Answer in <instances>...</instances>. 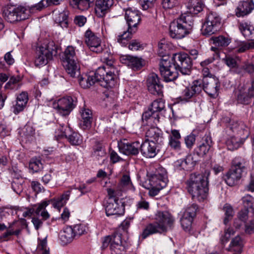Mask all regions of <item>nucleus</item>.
Here are the masks:
<instances>
[{
  "label": "nucleus",
  "instance_id": "nucleus-38",
  "mask_svg": "<svg viewBox=\"0 0 254 254\" xmlns=\"http://www.w3.org/2000/svg\"><path fill=\"white\" fill-rule=\"evenodd\" d=\"M159 116L154 114V112L150 108L147 111L144 112L142 116L143 122L145 121L148 123H153L155 125L159 122Z\"/></svg>",
  "mask_w": 254,
  "mask_h": 254
},
{
  "label": "nucleus",
  "instance_id": "nucleus-15",
  "mask_svg": "<svg viewBox=\"0 0 254 254\" xmlns=\"http://www.w3.org/2000/svg\"><path fill=\"white\" fill-rule=\"evenodd\" d=\"M85 43L90 51L96 53H100L103 48L101 44V39L97 34L90 29L87 30L85 33Z\"/></svg>",
  "mask_w": 254,
  "mask_h": 254
},
{
  "label": "nucleus",
  "instance_id": "nucleus-37",
  "mask_svg": "<svg viewBox=\"0 0 254 254\" xmlns=\"http://www.w3.org/2000/svg\"><path fill=\"white\" fill-rule=\"evenodd\" d=\"M69 12L67 10H63L62 12L54 14V20L55 22L59 23L63 28H67L68 26V16Z\"/></svg>",
  "mask_w": 254,
  "mask_h": 254
},
{
  "label": "nucleus",
  "instance_id": "nucleus-4",
  "mask_svg": "<svg viewBox=\"0 0 254 254\" xmlns=\"http://www.w3.org/2000/svg\"><path fill=\"white\" fill-rule=\"evenodd\" d=\"M193 25V17L189 14H182L170 25L169 34L173 38L181 39L189 34Z\"/></svg>",
  "mask_w": 254,
  "mask_h": 254
},
{
  "label": "nucleus",
  "instance_id": "nucleus-63",
  "mask_svg": "<svg viewBox=\"0 0 254 254\" xmlns=\"http://www.w3.org/2000/svg\"><path fill=\"white\" fill-rule=\"evenodd\" d=\"M224 63L229 67L233 68L235 67L237 65V63L236 59L230 56H226L223 59Z\"/></svg>",
  "mask_w": 254,
  "mask_h": 254
},
{
  "label": "nucleus",
  "instance_id": "nucleus-29",
  "mask_svg": "<svg viewBox=\"0 0 254 254\" xmlns=\"http://www.w3.org/2000/svg\"><path fill=\"white\" fill-rule=\"evenodd\" d=\"M254 8V3L251 1L241 2L238 6L236 14L238 17L244 16L249 14Z\"/></svg>",
  "mask_w": 254,
  "mask_h": 254
},
{
  "label": "nucleus",
  "instance_id": "nucleus-44",
  "mask_svg": "<svg viewBox=\"0 0 254 254\" xmlns=\"http://www.w3.org/2000/svg\"><path fill=\"white\" fill-rule=\"evenodd\" d=\"M90 0H70L69 4L73 7H77L81 10H85L88 9L90 4Z\"/></svg>",
  "mask_w": 254,
  "mask_h": 254
},
{
  "label": "nucleus",
  "instance_id": "nucleus-16",
  "mask_svg": "<svg viewBox=\"0 0 254 254\" xmlns=\"http://www.w3.org/2000/svg\"><path fill=\"white\" fill-rule=\"evenodd\" d=\"M236 96L239 103L248 104L251 99L254 97V84L249 87L245 85L239 86Z\"/></svg>",
  "mask_w": 254,
  "mask_h": 254
},
{
  "label": "nucleus",
  "instance_id": "nucleus-32",
  "mask_svg": "<svg viewBox=\"0 0 254 254\" xmlns=\"http://www.w3.org/2000/svg\"><path fill=\"white\" fill-rule=\"evenodd\" d=\"M187 6L188 12L195 15L202 11L204 4L202 0H189Z\"/></svg>",
  "mask_w": 254,
  "mask_h": 254
},
{
  "label": "nucleus",
  "instance_id": "nucleus-19",
  "mask_svg": "<svg viewBox=\"0 0 254 254\" xmlns=\"http://www.w3.org/2000/svg\"><path fill=\"white\" fill-rule=\"evenodd\" d=\"M201 83V79H196L192 82L191 86L186 87L182 93L181 97L183 100L188 101L199 94L201 92L202 89Z\"/></svg>",
  "mask_w": 254,
  "mask_h": 254
},
{
  "label": "nucleus",
  "instance_id": "nucleus-59",
  "mask_svg": "<svg viewBox=\"0 0 254 254\" xmlns=\"http://www.w3.org/2000/svg\"><path fill=\"white\" fill-rule=\"evenodd\" d=\"M197 209V205L195 204H192L186 209L183 214L185 215L186 216H190L193 218L196 215Z\"/></svg>",
  "mask_w": 254,
  "mask_h": 254
},
{
  "label": "nucleus",
  "instance_id": "nucleus-42",
  "mask_svg": "<svg viewBox=\"0 0 254 254\" xmlns=\"http://www.w3.org/2000/svg\"><path fill=\"white\" fill-rule=\"evenodd\" d=\"M78 78L79 83L83 88H89L96 82L94 74L86 75L85 77H79Z\"/></svg>",
  "mask_w": 254,
  "mask_h": 254
},
{
  "label": "nucleus",
  "instance_id": "nucleus-48",
  "mask_svg": "<svg viewBox=\"0 0 254 254\" xmlns=\"http://www.w3.org/2000/svg\"><path fill=\"white\" fill-rule=\"evenodd\" d=\"M195 162V160H193L192 155H189L186 157V159L181 160L179 165L183 169L189 170L194 166Z\"/></svg>",
  "mask_w": 254,
  "mask_h": 254
},
{
  "label": "nucleus",
  "instance_id": "nucleus-39",
  "mask_svg": "<svg viewBox=\"0 0 254 254\" xmlns=\"http://www.w3.org/2000/svg\"><path fill=\"white\" fill-rule=\"evenodd\" d=\"M150 108L154 114L159 116L160 113L165 111V102L162 99L155 100L151 103Z\"/></svg>",
  "mask_w": 254,
  "mask_h": 254
},
{
  "label": "nucleus",
  "instance_id": "nucleus-18",
  "mask_svg": "<svg viewBox=\"0 0 254 254\" xmlns=\"http://www.w3.org/2000/svg\"><path fill=\"white\" fill-rule=\"evenodd\" d=\"M118 147L121 153L126 155H136L139 153L140 148V143L139 141L132 143L127 142V140L118 142Z\"/></svg>",
  "mask_w": 254,
  "mask_h": 254
},
{
  "label": "nucleus",
  "instance_id": "nucleus-54",
  "mask_svg": "<svg viewBox=\"0 0 254 254\" xmlns=\"http://www.w3.org/2000/svg\"><path fill=\"white\" fill-rule=\"evenodd\" d=\"M154 181H155V179L153 180L152 184H150L151 189L149 190V193L152 196L157 195L161 190L165 188V183L164 182H162V184L161 183L159 186H157L156 184H154Z\"/></svg>",
  "mask_w": 254,
  "mask_h": 254
},
{
  "label": "nucleus",
  "instance_id": "nucleus-47",
  "mask_svg": "<svg viewBox=\"0 0 254 254\" xmlns=\"http://www.w3.org/2000/svg\"><path fill=\"white\" fill-rule=\"evenodd\" d=\"M158 54L159 56L161 58L160 59V61L159 63V66H160V71L161 72V64L163 60L166 58V57H169L167 55V49H168L167 45L165 43L164 40H161L159 43H158Z\"/></svg>",
  "mask_w": 254,
  "mask_h": 254
},
{
  "label": "nucleus",
  "instance_id": "nucleus-51",
  "mask_svg": "<svg viewBox=\"0 0 254 254\" xmlns=\"http://www.w3.org/2000/svg\"><path fill=\"white\" fill-rule=\"evenodd\" d=\"M145 45L141 41L137 39H133L131 40L128 44V49L132 51H136L139 50H142Z\"/></svg>",
  "mask_w": 254,
  "mask_h": 254
},
{
  "label": "nucleus",
  "instance_id": "nucleus-56",
  "mask_svg": "<svg viewBox=\"0 0 254 254\" xmlns=\"http://www.w3.org/2000/svg\"><path fill=\"white\" fill-rule=\"evenodd\" d=\"M242 200L245 209L249 210V208H251L252 209V211L253 210V209H254V198L251 195L247 194L243 197Z\"/></svg>",
  "mask_w": 254,
  "mask_h": 254
},
{
  "label": "nucleus",
  "instance_id": "nucleus-58",
  "mask_svg": "<svg viewBox=\"0 0 254 254\" xmlns=\"http://www.w3.org/2000/svg\"><path fill=\"white\" fill-rule=\"evenodd\" d=\"M239 29L245 37L250 36L252 33V26H249L246 23H240Z\"/></svg>",
  "mask_w": 254,
  "mask_h": 254
},
{
  "label": "nucleus",
  "instance_id": "nucleus-7",
  "mask_svg": "<svg viewBox=\"0 0 254 254\" xmlns=\"http://www.w3.org/2000/svg\"><path fill=\"white\" fill-rule=\"evenodd\" d=\"M58 53V47L53 42H49L45 46H41L37 48L35 64L36 66L46 64L48 61L52 60L53 56Z\"/></svg>",
  "mask_w": 254,
  "mask_h": 254
},
{
  "label": "nucleus",
  "instance_id": "nucleus-61",
  "mask_svg": "<svg viewBox=\"0 0 254 254\" xmlns=\"http://www.w3.org/2000/svg\"><path fill=\"white\" fill-rule=\"evenodd\" d=\"M156 0H138L139 4L142 9L147 10L153 6Z\"/></svg>",
  "mask_w": 254,
  "mask_h": 254
},
{
  "label": "nucleus",
  "instance_id": "nucleus-8",
  "mask_svg": "<svg viewBox=\"0 0 254 254\" xmlns=\"http://www.w3.org/2000/svg\"><path fill=\"white\" fill-rule=\"evenodd\" d=\"M4 19L10 23L24 20L29 16V10L24 6H7L2 12Z\"/></svg>",
  "mask_w": 254,
  "mask_h": 254
},
{
  "label": "nucleus",
  "instance_id": "nucleus-27",
  "mask_svg": "<svg viewBox=\"0 0 254 254\" xmlns=\"http://www.w3.org/2000/svg\"><path fill=\"white\" fill-rule=\"evenodd\" d=\"M146 136L149 142H154L158 144L163 142L162 132L158 127H153L149 128L146 132Z\"/></svg>",
  "mask_w": 254,
  "mask_h": 254
},
{
  "label": "nucleus",
  "instance_id": "nucleus-46",
  "mask_svg": "<svg viewBox=\"0 0 254 254\" xmlns=\"http://www.w3.org/2000/svg\"><path fill=\"white\" fill-rule=\"evenodd\" d=\"M93 150L92 154L97 160L104 161L106 159V153L100 144L95 145Z\"/></svg>",
  "mask_w": 254,
  "mask_h": 254
},
{
  "label": "nucleus",
  "instance_id": "nucleus-1",
  "mask_svg": "<svg viewBox=\"0 0 254 254\" xmlns=\"http://www.w3.org/2000/svg\"><path fill=\"white\" fill-rule=\"evenodd\" d=\"M166 57L161 64V74L164 80L169 82L175 80L178 77V71L182 74L190 75L192 67V61L189 55L185 53H177L172 58Z\"/></svg>",
  "mask_w": 254,
  "mask_h": 254
},
{
  "label": "nucleus",
  "instance_id": "nucleus-22",
  "mask_svg": "<svg viewBox=\"0 0 254 254\" xmlns=\"http://www.w3.org/2000/svg\"><path fill=\"white\" fill-rule=\"evenodd\" d=\"M154 142L145 141L140 144V151L147 158L155 157L160 150L159 145Z\"/></svg>",
  "mask_w": 254,
  "mask_h": 254
},
{
  "label": "nucleus",
  "instance_id": "nucleus-17",
  "mask_svg": "<svg viewBox=\"0 0 254 254\" xmlns=\"http://www.w3.org/2000/svg\"><path fill=\"white\" fill-rule=\"evenodd\" d=\"M147 85L149 92L155 95H162L163 85L158 75L155 73H150L147 80Z\"/></svg>",
  "mask_w": 254,
  "mask_h": 254
},
{
  "label": "nucleus",
  "instance_id": "nucleus-34",
  "mask_svg": "<svg viewBox=\"0 0 254 254\" xmlns=\"http://www.w3.org/2000/svg\"><path fill=\"white\" fill-rule=\"evenodd\" d=\"M243 136L232 135L226 141V144L229 150H234L238 149L243 143L246 138H243Z\"/></svg>",
  "mask_w": 254,
  "mask_h": 254
},
{
  "label": "nucleus",
  "instance_id": "nucleus-33",
  "mask_svg": "<svg viewBox=\"0 0 254 254\" xmlns=\"http://www.w3.org/2000/svg\"><path fill=\"white\" fill-rule=\"evenodd\" d=\"M212 144V142L211 137L206 136L205 139L203 140L202 142L195 149L197 155L199 156L205 155L210 150Z\"/></svg>",
  "mask_w": 254,
  "mask_h": 254
},
{
  "label": "nucleus",
  "instance_id": "nucleus-11",
  "mask_svg": "<svg viewBox=\"0 0 254 254\" xmlns=\"http://www.w3.org/2000/svg\"><path fill=\"white\" fill-rule=\"evenodd\" d=\"M55 137L57 140L65 137L68 141L73 145H78L82 142L80 135L77 132L72 131L71 128L66 126H62L58 131H56Z\"/></svg>",
  "mask_w": 254,
  "mask_h": 254
},
{
  "label": "nucleus",
  "instance_id": "nucleus-62",
  "mask_svg": "<svg viewBox=\"0 0 254 254\" xmlns=\"http://www.w3.org/2000/svg\"><path fill=\"white\" fill-rule=\"evenodd\" d=\"M44 0H41L38 3L29 7V9H27V10H29V13L31 12H35L36 10L40 11L43 8L47 7L46 3L45 4L44 3Z\"/></svg>",
  "mask_w": 254,
  "mask_h": 254
},
{
  "label": "nucleus",
  "instance_id": "nucleus-36",
  "mask_svg": "<svg viewBox=\"0 0 254 254\" xmlns=\"http://www.w3.org/2000/svg\"><path fill=\"white\" fill-rule=\"evenodd\" d=\"M120 191H125L128 189L134 190L128 173L125 174L122 177L118 186Z\"/></svg>",
  "mask_w": 254,
  "mask_h": 254
},
{
  "label": "nucleus",
  "instance_id": "nucleus-12",
  "mask_svg": "<svg viewBox=\"0 0 254 254\" xmlns=\"http://www.w3.org/2000/svg\"><path fill=\"white\" fill-rule=\"evenodd\" d=\"M200 85L201 91L203 90L212 98H216L218 95L219 82L215 77H206L201 79Z\"/></svg>",
  "mask_w": 254,
  "mask_h": 254
},
{
  "label": "nucleus",
  "instance_id": "nucleus-10",
  "mask_svg": "<svg viewBox=\"0 0 254 254\" xmlns=\"http://www.w3.org/2000/svg\"><path fill=\"white\" fill-rule=\"evenodd\" d=\"M221 18L215 12L209 11L206 15L205 20L202 25V33L204 35H210L219 28Z\"/></svg>",
  "mask_w": 254,
  "mask_h": 254
},
{
  "label": "nucleus",
  "instance_id": "nucleus-23",
  "mask_svg": "<svg viewBox=\"0 0 254 254\" xmlns=\"http://www.w3.org/2000/svg\"><path fill=\"white\" fill-rule=\"evenodd\" d=\"M122 234L116 232L113 234V240L110 245L112 254H122L125 251V247L122 241Z\"/></svg>",
  "mask_w": 254,
  "mask_h": 254
},
{
  "label": "nucleus",
  "instance_id": "nucleus-49",
  "mask_svg": "<svg viewBox=\"0 0 254 254\" xmlns=\"http://www.w3.org/2000/svg\"><path fill=\"white\" fill-rule=\"evenodd\" d=\"M70 194V191H66L56 201L53 202V206L58 209L63 206L66 203V201L69 199Z\"/></svg>",
  "mask_w": 254,
  "mask_h": 254
},
{
  "label": "nucleus",
  "instance_id": "nucleus-50",
  "mask_svg": "<svg viewBox=\"0 0 254 254\" xmlns=\"http://www.w3.org/2000/svg\"><path fill=\"white\" fill-rule=\"evenodd\" d=\"M133 33H130L127 29L125 31L123 34L118 35L117 38V42L122 46H128V41L131 38V35Z\"/></svg>",
  "mask_w": 254,
  "mask_h": 254
},
{
  "label": "nucleus",
  "instance_id": "nucleus-5",
  "mask_svg": "<svg viewBox=\"0 0 254 254\" xmlns=\"http://www.w3.org/2000/svg\"><path fill=\"white\" fill-rule=\"evenodd\" d=\"M246 171L245 160L241 158H235L232 161L231 169L224 177L226 183L229 186L237 185L242 177L243 173Z\"/></svg>",
  "mask_w": 254,
  "mask_h": 254
},
{
  "label": "nucleus",
  "instance_id": "nucleus-13",
  "mask_svg": "<svg viewBox=\"0 0 254 254\" xmlns=\"http://www.w3.org/2000/svg\"><path fill=\"white\" fill-rule=\"evenodd\" d=\"M73 99L70 96L64 97L53 103V108L63 116L68 115L75 106Z\"/></svg>",
  "mask_w": 254,
  "mask_h": 254
},
{
  "label": "nucleus",
  "instance_id": "nucleus-25",
  "mask_svg": "<svg viewBox=\"0 0 254 254\" xmlns=\"http://www.w3.org/2000/svg\"><path fill=\"white\" fill-rule=\"evenodd\" d=\"M114 0H97L95 4V12L99 17L103 16L113 5Z\"/></svg>",
  "mask_w": 254,
  "mask_h": 254
},
{
  "label": "nucleus",
  "instance_id": "nucleus-30",
  "mask_svg": "<svg viewBox=\"0 0 254 254\" xmlns=\"http://www.w3.org/2000/svg\"><path fill=\"white\" fill-rule=\"evenodd\" d=\"M81 119L79 126L83 129L89 128L92 122L91 111L88 109H84L80 112Z\"/></svg>",
  "mask_w": 254,
  "mask_h": 254
},
{
  "label": "nucleus",
  "instance_id": "nucleus-64",
  "mask_svg": "<svg viewBox=\"0 0 254 254\" xmlns=\"http://www.w3.org/2000/svg\"><path fill=\"white\" fill-rule=\"evenodd\" d=\"M178 4V0H163L162 5L165 9L172 8Z\"/></svg>",
  "mask_w": 254,
  "mask_h": 254
},
{
  "label": "nucleus",
  "instance_id": "nucleus-40",
  "mask_svg": "<svg viewBox=\"0 0 254 254\" xmlns=\"http://www.w3.org/2000/svg\"><path fill=\"white\" fill-rule=\"evenodd\" d=\"M243 244L241 238L237 236L232 239L229 247V251L240 253L242 251Z\"/></svg>",
  "mask_w": 254,
  "mask_h": 254
},
{
  "label": "nucleus",
  "instance_id": "nucleus-3",
  "mask_svg": "<svg viewBox=\"0 0 254 254\" xmlns=\"http://www.w3.org/2000/svg\"><path fill=\"white\" fill-rule=\"evenodd\" d=\"M155 222L147 225L143 230L141 237L145 239L150 235L154 233H162L171 228L174 219L171 214L167 211H158L155 215Z\"/></svg>",
  "mask_w": 254,
  "mask_h": 254
},
{
  "label": "nucleus",
  "instance_id": "nucleus-9",
  "mask_svg": "<svg viewBox=\"0 0 254 254\" xmlns=\"http://www.w3.org/2000/svg\"><path fill=\"white\" fill-rule=\"evenodd\" d=\"M96 82H99L101 86L106 88H112L115 85L114 71H106L104 66L98 67L94 73Z\"/></svg>",
  "mask_w": 254,
  "mask_h": 254
},
{
  "label": "nucleus",
  "instance_id": "nucleus-21",
  "mask_svg": "<svg viewBox=\"0 0 254 254\" xmlns=\"http://www.w3.org/2000/svg\"><path fill=\"white\" fill-rule=\"evenodd\" d=\"M228 130L236 133V135L243 136V138H247L250 135L249 129L247 126L242 121H233L227 127Z\"/></svg>",
  "mask_w": 254,
  "mask_h": 254
},
{
  "label": "nucleus",
  "instance_id": "nucleus-28",
  "mask_svg": "<svg viewBox=\"0 0 254 254\" xmlns=\"http://www.w3.org/2000/svg\"><path fill=\"white\" fill-rule=\"evenodd\" d=\"M67 74L73 78L79 77L80 75V66L78 60L67 62L64 63Z\"/></svg>",
  "mask_w": 254,
  "mask_h": 254
},
{
  "label": "nucleus",
  "instance_id": "nucleus-26",
  "mask_svg": "<svg viewBox=\"0 0 254 254\" xmlns=\"http://www.w3.org/2000/svg\"><path fill=\"white\" fill-rule=\"evenodd\" d=\"M122 63L130 67L134 70H138L142 66L141 59L137 57L129 55L124 56L121 58Z\"/></svg>",
  "mask_w": 254,
  "mask_h": 254
},
{
  "label": "nucleus",
  "instance_id": "nucleus-31",
  "mask_svg": "<svg viewBox=\"0 0 254 254\" xmlns=\"http://www.w3.org/2000/svg\"><path fill=\"white\" fill-rule=\"evenodd\" d=\"M181 136L180 132L177 129H172L169 135V145L173 149L180 150L181 147L180 139Z\"/></svg>",
  "mask_w": 254,
  "mask_h": 254
},
{
  "label": "nucleus",
  "instance_id": "nucleus-45",
  "mask_svg": "<svg viewBox=\"0 0 254 254\" xmlns=\"http://www.w3.org/2000/svg\"><path fill=\"white\" fill-rule=\"evenodd\" d=\"M18 133L21 137L28 139L34 135L35 130L31 126L27 124L19 130Z\"/></svg>",
  "mask_w": 254,
  "mask_h": 254
},
{
  "label": "nucleus",
  "instance_id": "nucleus-57",
  "mask_svg": "<svg viewBox=\"0 0 254 254\" xmlns=\"http://www.w3.org/2000/svg\"><path fill=\"white\" fill-rule=\"evenodd\" d=\"M72 229L73 233L75 234V237H78L84 234V233L86 232L87 227L84 224H79L75 225L73 227H72Z\"/></svg>",
  "mask_w": 254,
  "mask_h": 254
},
{
  "label": "nucleus",
  "instance_id": "nucleus-20",
  "mask_svg": "<svg viewBox=\"0 0 254 254\" xmlns=\"http://www.w3.org/2000/svg\"><path fill=\"white\" fill-rule=\"evenodd\" d=\"M49 200L44 201L41 203L34 205L32 209H29L24 212L22 215L24 217L31 216L34 212L36 215H40L44 220H46L50 217L49 214L45 210L46 207L49 205Z\"/></svg>",
  "mask_w": 254,
  "mask_h": 254
},
{
  "label": "nucleus",
  "instance_id": "nucleus-35",
  "mask_svg": "<svg viewBox=\"0 0 254 254\" xmlns=\"http://www.w3.org/2000/svg\"><path fill=\"white\" fill-rule=\"evenodd\" d=\"M59 237L64 245L71 242L75 237L72 227H67L64 229L63 231L60 232Z\"/></svg>",
  "mask_w": 254,
  "mask_h": 254
},
{
  "label": "nucleus",
  "instance_id": "nucleus-43",
  "mask_svg": "<svg viewBox=\"0 0 254 254\" xmlns=\"http://www.w3.org/2000/svg\"><path fill=\"white\" fill-rule=\"evenodd\" d=\"M63 59L64 63L77 60L73 47L69 46L66 48L64 52Z\"/></svg>",
  "mask_w": 254,
  "mask_h": 254
},
{
  "label": "nucleus",
  "instance_id": "nucleus-2",
  "mask_svg": "<svg viewBox=\"0 0 254 254\" xmlns=\"http://www.w3.org/2000/svg\"><path fill=\"white\" fill-rule=\"evenodd\" d=\"M209 173H192L186 182V188L193 199L199 202L205 200L208 195Z\"/></svg>",
  "mask_w": 254,
  "mask_h": 254
},
{
  "label": "nucleus",
  "instance_id": "nucleus-24",
  "mask_svg": "<svg viewBox=\"0 0 254 254\" xmlns=\"http://www.w3.org/2000/svg\"><path fill=\"white\" fill-rule=\"evenodd\" d=\"M155 179V181H154V184H156L157 186H159L161 183L162 184V182H164L165 183V187L168 182L167 174L166 170L162 167H158V168L156 169L155 172L151 175L149 179L150 184H152V181Z\"/></svg>",
  "mask_w": 254,
  "mask_h": 254
},
{
  "label": "nucleus",
  "instance_id": "nucleus-6",
  "mask_svg": "<svg viewBox=\"0 0 254 254\" xmlns=\"http://www.w3.org/2000/svg\"><path fill=\"white\" fill-rule=\"evenodd\" d=\"M109 196L105 207L107 216L122 215L125 212V207L121 200L117 197V192L112 189H107Z\"/></svg>",
  "mask_w": 254,
  "mask_h": 254
},
{
  "label": "nucleus",
  "instance_id": "nucleus-41",
  "mask_svg": "<svg viewBox=\"0 0 254 254\" xmlns=\"http://www.w3.org/2000/svg\"><path fill=\"white\" fill-rule=\"evenodd\" d=\"M211 41L215 46L218 47H225L227 46L230 43V39L224 36L212 37Z\"/></svg>",
  "mask_w": 254,
  "mask_h": 254
},
{
  "label": "nucleus",
  "instance_id": "nucleus-55",
  "mask_svg": "<svg viewBox=\"0 0 254 254\" xmlns=\"http://www.w3.org/2000/svg\"><path fill=\"white\" fill-rule=\"evenodd\" d=\"M193 219V218H191L190 216H186L185 215H183V216L181 219V223L183 228L185 230L188 231L190 230Z\"/></svg>",
  "mask_w": 254,
  "mask_h": 254
},
{
  "label": "nucleus",
  "instance_id": "nucleus-60",
  "mask_svg": "<svg viewBox=\"0 0 254 254\" xmlns=\"http://www.w3.org/2000/svg\"><path fill=\"white\" fill-rule=\"evenodd\" d=\"M185 144L188 148H191L193 146L195 141V135L191 133L184 138Z\"/></svg>",
  "mask_w": 254,
  "mask_h": 254
},
{
  "label": "nucleus",
  "instance_id": "nucleus-52",
  "mask_svg": "<svg viewBox=\"0 0 254 254\" xmlns=\"http://www.w3.org/2000/svg\"><path fill=\"white\" fill-rule=\"evenodd\" d=\"M29 168L33 172H37L43 168L41 160L38 158H32L29 163Z\"/></svg>",
  "mask_w": 254,
  "mask_h": 254
},
{
  "label": "nucleus",
  "instance_id": "nucleus-53",
  "mask_svg": "<svg viewBox=\"0 0 254 254\" xmlns=\"http://www.w3.org/2000/svg\"><path fill=\"white\" fill-rule=\"evenodd\" d=\"M223 210L225 212V217L224 220V223L225 224H226L231 219L234 214V212L232 207L228 204H225L223 206Z\"/></svg>",
  "mask_w": 254,
  "mask_h": 254
},
{
  "label": "nucleus",
  "instance_id": "nucleus-14",
  "mask_svg": "<svg viewBox=\"0 0 254 254\" xmlns=\"http://www.w3.org/2000/svg\"><path fill=\"white\" fill-rule=\"evenodd\" d=\"M125 18L128 25V31L135 33L141 21V15L137 10L128 8L126 10Z\"/></svg>",
  "mask_w": 254,
  "mask_h": 254
}]
</instances>
